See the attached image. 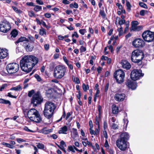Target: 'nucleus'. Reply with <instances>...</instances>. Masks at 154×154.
Segmentation results:
<instances>
[{
  "label": "nucleus",
  "instance_id": "nucleus-51",
  "mask_svg": "<svg viewBox=\"0 0 154 154\" xmlns=\"http://www.w3.org/2000/svg\"><path fill=\"white\" fill-rule=\"evenodd\" d=\"M13 9L17 13H20V11L16 7L13 6L12 7Z\"/></svg>",
  "mask_w": 154,
  "mask_h": 154
},
{
  "label": "nucleus",
  "instance_id": "nucleus-33",
  "mask_svg": "<svg viewBox=\"0 0 154 154\" xmlns=\"http://www.w3.org/2000/svg\"><path fill=\"white\" fill-rule=\"evenodd\" d=\"M126 2L127 10L128 12H129L131 11V5L129 1L126 0Z\"/></svg>",
  "mask_w": 154,
  "mask_h": 154
},
{
  "label": "nucleus",
  "instance_id": "nucleus-4",
  "mask_svg": "<svg viewBox=\"0 0 154 154\" xmlns=\"http://www.w3.org/2000/svg\"><path fill=\"white\" fill-rule=\"evenodd\" d=\"M27 116L31 120L36 122H39L42 120L38 112L34 108L31 109L28 111Z\"/></svg>",
  "mask_w": 154,
  "mask_h": 154
},
{
  "label": "nucleus",
  "instance_id": "nucleus-37",
  "mask_svg": "<svg viewBox=\"0 0 154 154\" xmlns=\"http://www.w3.org/2000/svg\"><path fill=\"white\" fill-rule=\"evenodd\" d=\"M34 10L38 12L40 11L42 9V6L39 5H35L34 6Z\"/></svg>",
  "mask_w": 154,
  "mask_h": 154
},
{
  "label": "nucleus",
  "instance_id": "nucleus-50",
  "mask_svg": "<svg viewBox=\"0 0 154 154\" xmlns=\"http://www.w3.org/2000/svg\"><path fill=\"white\" fill-rule=\"evenodd\" d=\"M7 86V85L6 84H5L3 85L0 88V91H2Z\"/></svg>",
  "mask_w": 154,
  "mask_h": 154
},
{
  "label": "nucleus",
  "instance_id": "nucleus-1",
  "mask_svg": "<svg viewBox=\"0 0 154 154\" xmlns=\"http://www.w3.org/2000/svg\"><path fill=\"white\" fill-rule=\"evenodd\" d=\"M38 62V58H22L20 62V67L23 71L28 73Z\"/></svg>",
  "mask_w": 154,
  "mask_h": 154
},
{
  "label": "nucleus",
  "instance_id": "nucleus-54",
  "mask_svg": "<svg viewBox=\"0 0 154 154\" xmlns=\"http://www.w3.org/2000/svg\"><path fill=\"white\" fill-rule=\"evenodd\" d=\"M58 146L62 151H63L65 153H66V151L65 150V149L64 148V146H60L59 145H58Z\"/></svg>",
  "mask_w": 154,
  "mask_h": 154
},
{
  "label": "nucleus",
  "instance_id": "nucleus-13",
  "mask_svg": "<svg viewBox=\"0 0 154 154\" xmlns=\"http://www.w3.org/2000/svg\"><path fill=\"white\" fill-rule=\"evenodd\" d=\"M22 45L26 51L28 52L32 51L34 48L33 45L31 43L29 42V41L23 42Z\"/></svg>",
  "mask_w": 154,
  "mask_h": 154
},
{
  "label": "nucleus",
  "instance_id": "nucleus-36",
  "mask_svg": "<svg viewBox=\"0 0 154 154\" xmlns=\"http://www.w3.org/2000/svg\"><path fill=\"white\" fill-rule=\"evenodd\" d=\"M64 61L67 64L69 68L71 69H73V66L71 64H69L68 63V61L67 60V58H63Z\"/></svg>",
  "mask_w": 154,
  "mask_h": 154
},
{
  "label": "nucleus",
  "instance_id": "nucleus-49",
  "mask_svg": "<svg viewBox=\"0 0 154 154\" xmlns=\"http://www.w3.org/2000/svg\"><path fill=\"white\" fill-rule=\"evenodd\" d=\"M34 93V91L33 90H32L31 91H29L28 94V96L31 97Z\"/></svg>",
  "mask_w": 154,
  "mask_h": 154
},
{
  "label": "nucleus",
  "instance_id": "nucleus-9",
  "mask_svg": "<svg viewBox=\"0 0 154 154\" xmlns=\"http://www.w3.org/2000/svg\"><path fill=\"white\" fill-rule=\"evenodd\" d=\"M11 28L10 23L8 21L4 20L0 23V31L3 33H6Z\"/></svg>",
  "mask_w": 154,
  "mask_h": 154
},
{
  "label": "nucleus",
  "instance_id": "nucleus-35",
  "mask_svg": "<svg viewBox=\"0 0 154 154\" xmlns=\"http://www.w3.org/2000/svg\"><path fill=\"white\" fill-rule=\"evenodd\" d=\"M2 144L3 145L5 146L6 147L10 148L13 149L14 147V146L11 145V144L6 143L3 142L2 143Z\"/></svg>",
  "mask_w": 154,
  "mask_h": 154
},
{
  "label": "nucleus",
  "instance_id": "nucleus-17",
  "mask_svg": "<svg viewBox=\"0 0 154 154\" xmlns=\"http://www.w3.org/2000/svg\"><path fill=\"white\" fill-rule=\"evenodd\" d=\"M8 51L5 48H0V58H6L8 57Z\"/></svg>",
  "mask_w": 154,
  "mask_h": 154
},
{
  "label": "nucleus",
  "instance_id": "nucleus-3",
  "mask_svg": "<svg viewBox=\"0 0 154 154\" xmlns=\"http://www.w3.org/2000/svg\"><path fill=\"white\" fill-rule=\"evenodd\" d=\"M67 71L66 68L64 66L58 65L54 69V76L57 79H60L64 76Z\"/></svg>",
  "mask_w": 154,
  "mask_h": 154
},
{
  "label": "nucleus",
  "instance_id": "nucleus-23",
  "mask_svg": "<svg viewBox=\"0 0 154 154\" xmlns=\"http://www.w3.org/2000/svg\"><path fill=\"white\" fill-rule=\"evenodd\" d=\"M24 41H25V42H27L28 41H29V39L26 38V37H21L20 38H19L15 42V44H17V43H18L20 42H22Z\"/></svg>",
  "mask_w": 154,
  "mask_h": 154
},
{
  "label": "nucleus",
  "instance_id": "nucleus-7",
  "mask_svg": "<svg viewBox=\"0 0 154 154\" xmlns=\"http://www.w3.org/2000/svg\"><path fill=\"white\" fill-rule=\"evenodd\" d=\"M143 39L147 42H150L154 40V33L147 30L144 32L142 35Z\"/></svg>",
  "mask_w": 154,
  "mask_h": 154
},
{
  "label": "nucleus",
  "instance_id": "nucleus-61",
  "mask_svg": "<svg viewBox=\"0 0 154 154\" xmlns=\"http://www.w3.org/2000/svg\"><path fill=\"white\" fill-rule=\"evenodd\" d=\"M104 146L106 148H108L109 147V144L106 139L105 140V142L104 144Z\"/></svg>",
  "mask_w": 154,
  "mask_h": 154
},
{
  "label": "nucleus",
  "instance_id": "nucleus-24",
  "mask_svg": "<svg viewBox=\"0 0 154 154\" xmlns=\"http://www.w3.org/2000/svg\"><path fill=\"white\" fill-rule=\"evenodd\" d=\"M67 131V127L66 126H64L60 128L58 132L59 134H65Z\"/></svg>",
  "mask_w": 154,
  "mask_h": 154
},
{
  "label": "nucleus",
  "instance_id": "nucleus-11",
  "mask_svg": "<svg viewBox=\"0 0 154 154\" xmlns=\"http://www.w3.org/2000/svg\"><path fill=\"white\" fill-rule=\"evenodd\" d=\"M42 99L41 96L38 93L35 94L33 96L31 100V103L34 106H36L37 104L42 102Z\"/></svg>",
  "mask_w": 154,
  "mask_h": 154
},
{
  "label": "nucleus",
  "instance_id": "nucleus-18",
  "mask_svg": "<svg viewBox=\"0 0 154 154\" xmlns=\"http://www.w3.org/2000/svg\"><path fill=\"white\" fill-rule=\"evenodd\" d=\"M121 64L123 68L127 69H129L131 67L130 64L128 61L125 60H121Z\"/></svg>",
  "mask_w": 154,
  "mask_h": 154
},
{
  "label": "nucleus",
  "instance_id": "nucleus-26",
  "mask_svg": "<svg viewBox=\"0 0 154 154\" xmlns=\"http://www.w3.org/2000/svg\"><path fill=\"white\" fill-rule=\"evenodd\" d=\"M131 61L139 65H141L142 63L141 59H137L136 58H131Z\"/></svg>",
  "mask_w": 154,
  "mask_h": 154
},
{
  "label": "nucleus",
  "instance_id": "nucleus-46",
  "mask_svg": "<svg viewBox=\"0 0 154 154\" xmlns=\"http://www.w3.org/2000/svg\"><path fill=\"white\" fill-rule=\"evenodd\" d=\"M86 32V30L85 29H82L79 30V32L82 35H84Z\"/></svg>",
  "mask_w": 154,
  "mask_h": 154
},
{
  "label": "nucleus",
  "instance_id": "nucleus-59",
  "mask_svg": "<svg viewBox=\"0 0 154 154\" xmlns=\"http://www.w3.org/2000/svg\"><path fill=\"white\" fill-rule=\"evenodd\" d=\"M23 129L25 130L26 131L28 132H34L33 131H32V130H31L29 129L27 127H25L23 128Z\"/></svg>",
  "mask_w": 154,
  "mask_h": 154
},
{
  "label": "nucleus",
  "instance_id": "nucleus-19",
  "mask_svg": "<svg viewBox=\"0 0 154 154\" xmlns=\"http://www.w3.org/2000/svg\"><path fill=\"white\" fill-rule=\"evenodd\" d=\"M116 121V118L114 117L112 118L111 120L109 122V123L111 127L113 129H116L118 128V125L115 122Z\"/></svg>",
  "mask_w": 154,
  "mask_h": 154
},
{
  "label": "nucleus",
  "instance_id": "nucleus-27",
  "mask_svg": "<svg viewBox=\"0 0 154 154\" xmlns=\"http://www.w3.org/2000/svg\"><path fill=\"white\" fill-rule=\"evenodd\" d=\"M73 131L72 132V137L73 139H74L75 137H76L78 135V132L77 131V130L76 129L72 128Z\"/></svg>",
  "mask_w": 154,
  "mask_h": 154
},
{
  "label": "nucleus",
  "instance_id": "nucleus-58",
  "mask_svg": "<svg viewBox=\"0 0 154 154\" xmlns=\"http://www.w3.org/2000/svg\"><path fill=\"white\" fill-rule=\"evenodd\" d=\"M44 16L47 18H49L51 17V14L49 13H46L44 14Z\"/></svg>",
  "mask_w": 154,
  "mask_h": 154
},
{
  "label": "nucleus",
  "instance_id": "nucleus-31",
  "mask_svg": "<svg viewBox=\"0 0 154 154\" xmlns=\"http://www.w3.org/2000/svg\"><path fill=\"white\" fill-rule=\"evenodd\" d=\"M39 34L41 35H44L46 34V32L45 29L42 27H41V29H39Z\"/></svg>",
  "mask_w": 154,
  "mask_h": 154
},
{
  "label": "nucleus",
  "instance_id": "nucleus-57",
  "mask_svg": "<svg viewBox=\"0 0 154 154\" xmlns=\"http://www.w3.org/2000/svg\"><path fill=\"white\" fill-rule=\"evenodd\" d=\"M42 20L41 21L39 20L38 18H36V21L37 23L40 25L42 24Z\"/></svg>",
  "mask_w": 154,
  "mask_h": 154
},
{
  "label": "nucleus",
  "instance_id": "nucleus-25",
  "mask_svg": "<svg viewBox=\"0 0 154 154\" xmlns=\"http://www.w3.org/2000/svg\"><path fill=\"white\" fill-rule=\"evenodd\" d=\"M112 112L114 114H117L119 111V109L118 107L115 105L113 104L112 106Z\"/></svg>",
  "mask_w": 154,
  "mask_h": 154
},
{
  "label": "nucleus",
  "instance_id": "nucleus-42",
  "mask_svg": "<svg viewBox=\"0 0 154 154\" xmlns=\"http://www.w3.org/2000/svg\"><path fill=\"white\" fill-rule=\"evenodd\" d=\"M100 14L103 18H106V15L104 11L100 10Z\"/></svg>",
  "mask_w": 154,
  "mask_h": 154
},
{
  "label": "nucleus",
  "instance_id": "nucleus-60",
  "mask_svg": "<svg viewBox=\"0 0 154 154\" xmlns=\"http://www.w3.org/2000/svg\"><path fill=\"white\" fill-rule=\"evenodd\" d=\"M96 90V91L94 96L99 97V94L100 93V91L99 90L98 88H97Z\"/></svg>",
  "mask_w": 154,
  "mask_h": 154
},
{
  "label": "nucleus",
  "instance_id": "nucleus-34",
  "mask_svg": "<svg viewBox=\"0 0 154 154\" xmlns=\"http://www.w3.org/2000/svg\"><path fill=\"white\" fill-rule=\"evenodd\" d=\"M75 148H76V147L74 146H69L68 147V149L72 152H75Z\"/></svg>",
  "mask_w": 154,
  "mask_h": 154
},
{
  "label": "nucleus",
  "instance_id": "nucleus-55",
  "mask_svg": "<svg viewBox=\"0 0 154 154\" xmlns=\"http://www.w3.org/2000/svg\"><path fill=\"white\" fill-rule=\"evenodd\" d=\"M102 60H106L108 64H110L111 61V58H101Z\"/></svg>",
  "mask_w": 154,
  "mask_h": 154
},
{
  "label": "nucleus",
  "instance_id": "nucleus-44",
  "mask_svg": "<svg viewBox=\"0 0 154 154\" xmlns=\"http://www.w3.org/2000/svg\"><path fill=\"white\" fill-rule=\"evenodd\" d=\"M37 147L40 149H43L44 148V145L42 143H39L37 145Z\"/></svg>",
  "mask_w": 154,
  "mask_h": 154
},
{
  "label": "nucleus",
  "instance_id": "nucleus-8",
  "mask_svg": "<svg viewBox=\"0 0 154 154\" xmlns=\"http://www.w3.org/2000/svg\"><path fill=\"white\" fill-rule=\"evenodd\" d=\"M143 75L144 74L142 73L141 70L136 69L133 70L130 74L131 79L134 81L138 79L140 77Z\"/></svg>",
  "mask_w": 154,
  "mask_h": 154
},
{
  "label": "nucleus",
  "instance_id": "nucleus-53",
  "mask_svg": "<svg viewBox=\"0 0 154 154\" xmlns=\"http://www.w3.org/2000/svg\"><path fill=\"white\" fill-rule=\"evenodd\" d=\"M90 133L91 135H96L94 131L93 128H89Z\"/></svg>",
  "mask_w": 154,
  "mask_h": 154
},
{
  "label": "nucleus",
  "instance_id": "nucleus-6",
  "mask_svg": "<svg viewBox=\"0 0 154 154\" xmlns=\"http://www.w3.org/2000/svg\"><path fill=\"white\" fill-rule=\"evenodd\" d=\"M19 69V66L16 63H11L8 64L6 66V69L8 72L10 74L17 72Z\"/></svg>",
  "mask_w": 154,
  "mask_h": 154
},
{
  "label": "nucleus",
  "instance_id": "nucleus-56",
  "mask_svg": "<svg viewBox=\"0 0 154 154\" xmlns=\"http://www.w3.org/2000/svg\"><path fill=\"white\" fill-rule=\"evenodd\" d=\"M86 48L85 47L83 46H82L80 48V51L81 52H84L85 51Z\"/></svg>",
  "mask_w": 154,
  "mask_h": 154
},
{
  "label": "nucleus",
  "instance_id": "nucleus-10",
  "mask_svg": "<svg viewBox=\"0 0 154 154\" xmlns=\"http://www.w3.org/2000/svg\"><path fill=\"white\" fill-rule=\"evenodd\" d=\"M117 147L121 151H124L127 148L128 143L126 141L117 140L116 142Z\"/></svg>",
  "mask_w": 154,
  "mask_h": 154
},
{
  "label": "nucleus",
  "instance_id": "nucleus-15",
  "mask_svg": "<svg viewBox=\"0 0 154 154\" xmlns=\"http://www.w3.org/2000/svg\"><path fill=\"white\" fill-rule=\"evenodd\" d=\"M141 56V58L144 57L143 52L142 51L139 50H135L132 53L131 57H137Z\"/></svg>",
  "mask_w": 154,
  "mask_h": 154
},
{
  "label": "nucleus",
  "instance_id": "nucleus-62",
  "mask_svg": "<svg viewBox=\"0 0 154 154\" xmlns=\"http://www.w3.org/2000/svg\"><path fill=\"white\" fill-rule=\"evenodd\" d=\"M44 48L45 49L48 51L49 48V45L48 44H46L44 45Z\"/></svg>",
  "mask_w": 154,
  "mask_h": 154
},
{
  "label": "nucleus",
  "instance_id": "nucleus-30",
  "mask_svg": "<svg viewBox=\"0 0 154 154\" xmlns=\"http://www.w3.org/2000/svg\"><path fill=\"white\" fill-rule=\"evenodd\" d=\"M138 24L139 23L137 21H132L131 22V29L133 30L134 29H135Z\"/></svg>",
  "mask_w": 154,
  "mask_h": 154
},
{
  "label": "nucleus",
  "instance_id": "nucleus-22",
  "mask_svg": "<svg viewBox=\"0 0 154 154\" xmlns=\"http://www.w3.org/2000/svg\"><path fill=\"white\" fill-rule=\"evenodd\" d=\"M118 20V24L120 25V26H121L123 24H124L125 23V20H122L120 19V18L119 17H117L116 19V21L115 22V24L116 25H117V20Z\"/></svg>",
  "mask_w": 154,
  "mask_h": 154
},
{
  "label": "nucleus",
  "instance_id": "nucleus-29",
  "mask_svg": "<svg viewBox=\"0 0 154 154\" xmlns=\"http://www.w3.org/2000/svg\"><path fill=\"white\" fill-rule=\"evenodd\" d=\"M22 89V87L20 85H19L15 87H13L11 88L10 90H15L16 91H20Z\"/></svg>",
  "mask_w": 154,
  "mask_h": 154
},
{
  "label": "nucleus",
  "instance_id": "nucleus-48",
  "mask_svg": "<svg viewBox=\"0 0 154 154\" xmlns=\"http://www.w3.org/2000/svg\"><path fill=\"white\" fill-rule=\"evenodd\" d=\"M100 131V126L97 127V128L95 129V132L96 135L99 134Z\"/></svg>",
  "mask_w": 154,
  "mask_h": 154
},
{
  "label": "nucleus",
  "instance_id": "nucleus-52",
  "mask_svg": "<svg viewBox=\"0 0 154 154\" xmlns=\"http://www.w3.org/2000/svg\"><path fill=\"white\" fill-rule=\"evenodd\" d=\"M146 11L144 10H141L140 11V14L141 16H143L145 15V12Z\"/></svg>",
  "mask_w": 154,
  "mask_h": 154
},
{
  "label": "nucleus",
  "instance_id": "nucleus-40",
  "mask_svg": "<svg viewBox=\"0 0 154 154\" xmlns=\"http://www.w3.org/2000/svg\"><path fill=\"white\" fill-rule=\"evenodd\" d=\"M139 5L141 7H143L145 8H147L146 5L142 2H139Z\"/></svg>",
  "mask_w": 154,
  "mask_h": 154
},
{
  "label": "nucleus",
  "instance_id": "nucleus-45",
  "mask_svg": "<svg viewBox=\"0 0 154 154\" xmlns=\"http://www.w3.org/2000/svg\"><path fill=\"white\" fill-rule=\"evenodd\" d=\"M16 140L18 143H20L21 142H25L26 141L24 139L21 138H16Z\"/></svg>",
  "mask_w": 154,
  "mask_h": 154
},
{
  "label": "nucleus",
  "instance_id": "nucleus-38",
  "mask_svg": "<svg viewBox=\"0 0 154 154\" xmlns=\"http://www.w3.org/2000/svg\"><path fill=\"white\" fill-rule=\"evenodd\" d=\"M27 37L30 41L31 42L33 43H34L35 38L33 37L32 36V35L29 34L28 35Z\"/></svg>",
  "mask_w": 154,
  "mask_h": 154
},
{
  "label": "nucleus",
  "instance_id": "nucleus-32",
  "mask_svg": "<svg viewBox=\"0 0 154 154\" xmlns=\"http://www.w3.org/2000/svg\"><path fill=\"white\" fill-rule=\"evenodd\" d=\"M72 81L76 84H79L80 83L79 79L78 77H75L74 75H72Z\"/></svg>",
  "mask_w": 154,
  "mask_h": 154
},
{
  "label": "nucleus",
  "instance_id": "nucleus-14",
  "mask_svg": "<svg viewBox=\"0 0 154 154\" xmlns=\"http://www.w3.org/2000/svg\"><path fill=\"white\" fill-rule=\"evenodd\" d=\"M126 97L125 94L122 93H116L114 96L115 100L118 102L123 101L125 100Z\"/></svg>",
  "mask_w": 154,
  "mask_h": 154
},
{
  "label": "nucleus",
  "instance_id": "nucleus-47",
  "mask_svg": "<svg viewBox=\"0 0 154 154\" xmlns=\"http://www.w3.org/2000/svg\"><path fill=\"white\" fill-rule=\"evenodd\" d=\"M35 78L37 79L38 81H40L42 80V79L40 77L38 74H35L34 75Z\"/></svg>",
  "mask_w": 154,
  "mask_h": 154
},
{
  "label": "nucleus",
  "instance_id": "nucleus-28",
  "mask_svg": "<svg viewBox=\"0 0 154 154\" xmlns=\"http://www.w3.org/2000/svg\"><path fill=\"white\" fill-rule=\"evenodd\" d=\"M52 129H48L46 128H45L42 129V132L44 134H47L52 131Z\"/></svg>",
  "mask_w": 154,
  "mask_h": 154
},
{
  "label": "nucleus",
  "instance_id": "nucleus-21",
  "mask_svg": "<svg viewBox=\"0 0 154 154\" xmlns=\"http://www.w3.org/2000/svg\"><path fill=\"white\" fill-rule=\"evenodd\" d=\"M129 137L128 134L127 133L125 132L121 134L120 138H119L118 140L127 141L129 139Z\"/></svg>",
  "mask_w": 154,
  "mask_h": 154
},
{
  "label": "nucleus",
  "instance_id": "nucleus-2",
  "mask_svg": "<svg viewBox=\"0 0 154 154\" xmlns=\"http://www.w3.org/2000/svg\"><path fill=\"white\" fill-rule=\"evenodd\" d=\"M56 108L54 103L51 102H47L45 105V107L43 111L45 116L47 118H51Z\"/></svg>",
  "mask_w": 154,
  "mask_h": 154
},
{
  "label": "nucleus",
  "instance_id": "nucleus-39",
  "mask_svg": "<svg viewBox=\"0 0 154 154\" xmlns=\"http://www.w3.org/2000/svg\"><path fill=\"white\" fill-rule=\"evenodd\" d=\"M82 87L84 91H86L89 89V87L88 85H86L85 84L83 83Z\"/></svg>",
  "mask_w": 154,
  "mask_h": 154
},
{
  "label": "nucleus",
  "instance_id": "nucleus-16",
  "mask_svg": "<svg viewBox=\"0 0 154 154\" xmlns=\"http://www.w3.org/2000/svg\"><path fill=\"white\" fill-rule=\"evenodd\" d=\"M126 85L129 88H131L132 90L135 89L137 87V84L136 82L130 80H127Z\"/></svg>",
  "mask_w": 154,
  "mask_h": 154
},
{
  "label": "nucleus",
  "instance_id": "nucleus-5",
  "mask_svg": "<svg viewBox=\"0 0 154 154\" xmlns=\"http://www.w3.org/2000/svg\"><path fill=\"white\" fill-rule=\"evenodd\" d=\"M125 76L124 72L122 69H119L114 73V77L116 79L117 82L119 84L122 83Z\"/></svg>",
  "mask_w": 154,
  "mask_h": 154
},
{
  "label": "nucleus",
  "instance_id": "nucleus-43",
  "mask_svg": "<svg viewBox=\"0 0 154 154\" xmlns=\"http://www.w3.org/2000/svg\"><path fill=\"white\" fill-rule=\"evenodd\" d=\"M28 15L30 17H35V15L33 11H30L28 12Z\"/></svg>",
  "mask_w": 154,
  "mask_h": 154
},
{
  "label": "nucleus",
  "instance_id": "nucleus-63",
  "mask_svg": "<svg viewBox=\"0 0 154 154\" xmlns=\"http://www.w3.org/2000/svg\"><path fill=\"white\" fill-rule=\"evenodd\" d=\"M36 2L37 3L40 5H43L44 4V3L42 1L40 0H36Z\"/></svg>",
  "mask_w": 154,
  "mask_h": 154
},
{
  "label": "nucleus",
  "instance_id": "nucleus-64",
  "mask_svg": "<svg viewBox=\"0 0 154 154\" xmlns=\"http://www.w3.org/2000/svg\"><path fill=\"white\" fill-rule=\"evenodd\" d=\"M26 4L29 6H34L35 5L32 2H27Z\"/></svg>",
  "mask_w": 154,
  "mask_h": 154
},
{
  "label": "nucleus",
  "instance_id": "nucleus-12",
  "mask_svg": "<svg viewBox=\"0 0 154 154\" xmlns=\"http://www.w3.org/2000/svg\"><path fill=\"white\" fill-rule=\"evenodd\" d=\"M132 45L136 48H142L144 46L145 43L142 39L137 38L133 41Z\"/></svg>",
  "mask_w": 154,
  "mask_h": 154
},
{
  "label": "nucleus",
  "instance_id": "nucleus-41",
  "mask_svg": "<svg viewBox=\"0 0 154 154\" xmlns=\"http://www.w3.org/2000/svg\"><path fill=\"white\" fill-rule=\"evenodd\" d=\"M143 27L142 26H137L135 29H134L133 30L134 31H139L140 30L142 29Z\"/></svg>",
  "mask_w": 154,
  "mask_h": 154
},
{
  "label": "nucleus",
  "instance_id": "nucleus-20",
  "mask_svg": "<svg viewBox=\"0 0 154 154\" xmlns=\"http://www.w3.org/2000/svg\"><path fill=\"white\" fill-rule=\"evenodd\" d=\"M18 32L17 30L14 29L11 32L10 35L8 36V38L11 40H14Z\"/></svg>",
  "mask_w": 154,
  "mask_h": 154
}]
</instances>
